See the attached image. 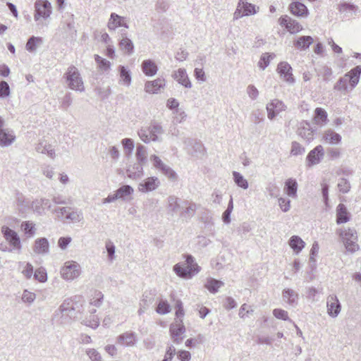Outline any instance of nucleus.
I'll return each mask as SVG.
<instances>
[{
	"mask_svg": "<svg viewBox=\"0 0 361 361\" xmlns=\"http://www.w3.org/2000/svg\"><path fill=\"white\" fill-rule=\"evenodd\" d=\"M350 213L343 204H339L336 207V223L344 224L350 220Z\"/></svg>",
	"mask_w": 361,
	"mask_h": 361,
	"instance_id": "obj_30",
	"label": "nucleus"
},
{
	"mask_svg": "<svg viewBox=\"0 0 361 361\" xmlns=\"http://www.w3.org/2000/svg\"><path fill=\"white\" fill-rule=\"evenodd\" d=\"M17 204L20 211L22 212H25L26 208L31 207L32 211L38 215L44 214L45 209H50L51 208V202L47 198L36 199L30 202L28 200H25L22 197H18Z\"/></svg>",
	"mask_w": 361,
	"mask_h": 361,
	"instance_id": "obj_3",
	"label": "nucleus"
},
{
	"mask_svg": "<svg viewBox=\"0 0 361 361\" xmlns=\"http://www.w3.org/2000/svg\"><path fill=\"white\" fill-rule=\"evenodd\" d=\"M279 24L281 26H285L290 33L298 32L302 29V25L297 20L292 19L286 15L279 18Z\"/></svg>",
	"mask_w": 361,
	"mask_h": 361,
	"instance_id": "obj_17",
	"label": "nucleus"
},
{
	"mask_svg": "<svg viewBox=\"0 0 361 361\" xmlns=\"http://www.w3.org/2000/svg\"><path fill=\"white\" fill-rule=\"evenodd\" d=\"M135 157L137 161L141 164H145L147 160V152L146 147L139 144L137 145Z\"/></svg>",
	"mask_w": 361,
	"mask_h": 361,
	"instance_id": "obj_40",
	"label": "nucleus"
},
{
	"mask_svg": "<svg viewBox=\"0 0 361 361\" xmlns=\"http://www.w3.org/2000/svg\"><path fill=\"white\" fill-rule=\"evenodd\" d=\"M275 57L274 54L264 53L263 54L258 62V66L262 70H264L269 64L271 59Z\"/></svg>",
	"mask_w": 361,
	"mask_h": 361,
	"instance_id": "obj_47",
	"label": "nucleus"
},
{
	"mask_svg": "<svg viewBox=\"0 0 361 361\" xmlns=\"http://www.w3.org/2000/svg\"><path fill=\"white\" fill-rule=\"evenodd\" d=\"M142 71L145 75L152 77L157 74L158 67L154 61L151 59H147L142 63Z\"/></svg>",
	"mask_w": 361,
	"mask_h": 361,
	"instance_id": "obj_29",
	"label": "nucleus"
},
{
	"mask_svg": "<svg viewBox=\"0 0 361 361\" xmlns=\"http://www.w3.org/2000/svg\"><path fill=\"white\" fill-rule=\"evenodd\" d=\"M1 232L6 240L9 244L12 250L20 252L22 249V245L18 234L10 228L7 226H3L1 228Z\"/></svg>",
	"mask_w": 361,
	"mask_h": 361,
	"instance_id": "obj_10",
	"label": "nucleus"
},
{
	"mask_svg": "<svg viewBox=\"0 0 361 361\" xmlns=\"http://www.w3.org/2000/svg\"><path fill=\"white\" fill-rule=\"evenodd\" d=\"M121 143L126 150V154L130 155L132 154L134 149V142L130 138H124L122 140Z\"/></svg>",
	"mask_w": 361,
	"mask_h": 361,
	"instance_id": "obj_54",
	"label": "nucleus"
},
{
	"mask_svg": "<svg viewBox=\"0 0 361 361\" xmlns=\"http://www.w3.org/2000/svg\"><path fill=\"white\" fill-rule=\"evenodd\" d=\"M42 43L43 39L42 37L32 36L27 40L25 48L29 52H33Z\"/></svg>",
	"mask_w": 361,
	"mask_h": 361,
	"instance_id": "obj_42",
	"label": "nucleus"
},
{
	"mask_svg": "<svg viewBox=\"0 0 361 361\" xmlns=\"http://www.w3.org/2000/svg\"><path fill=\"white\" fill-rule=\"evenodd\" d=\"M133 192L134 190L130 185H125L119 188L115 194L118 199L126 200V197L132 195Z\"/></svg>",
	"mask_w": 361,
	"mask_h": 361,
	"instance_id": "obj_43",
	"label": "nucleus"
},
{
	"mask_svg": "<svg viewBox=\"0 0 361 361\" xmlns=\"http://www.w3.org/2000/svg\"><path fill=\"white\" fill-rule=\"evenodd\" d=\"M137 133L141 140L148 144L152 141H159V136L164 133V130L160 123L153 121L148 127L141 128Z\"/></svg>",
	"mask_w": 361,
	"mask_h": 361,
	"instance_id": "obj_4",
	"label": "nucleus"
},
{
	"mask_svg": "<svg viewBox=\"0 0 361 361\" xmlns=\"http://www.w3.org/2000/svg\"><path fill=\"white\" fill-rule=\"evenodd\" d=\"M185 331L182 319H176L174 322L171 324L169 327L170 336L175 344L178 345L183 342Z\"/></svg>",
	"mask_w": 361,
	"mask_h": 361,
	"instance_id": "obj_9",
	"label": "nucleus"
},
{
	"mask_svg": "<svg viewBox=\"0 0 361 361\" xmlns=\"http://www.w3.org/2000/svg\"><path fill=\"white\" fill-rule=\"evenodd\" d=\"M233 177L235 183L240 188L246 190L249 187L247 180L239 172L233 171Z\"/></svg>",
	"mask_w": 361,
	"mask_h": 361,
	"instance_id": "obj_44",
	"label": "nucleus"
},
{
	"mask_svg": "<svg viewBox=\"0 0 361 361\" xmlns=\"http://www.w3.org/2000/svg\"><path fill=\"white\" fill-rule=\"evenodd\" d=\"M36 299V294L27 290H25L22 295V300L23 302L32 304Z\"/></svg>",
	"mask_w": 361,
	"mask_h": 361,
	"instance_id": "obj_55",
	"label": "nucleus"
},
{
	"mask_svg": "<svg viewBox=\"0 0 361 361\" xmlns=\"http://www.w3.org/2000/svg\"><path fill=\"white\" fill-rule=\"evenodd\" d=\"M273 314L275 317L284 321L289 320L288 312L282 309H274Z\"/></svg>",
	"mask_w": 361,
	"mask_h": 361,
	"instance_id": "obj_61",
	"label": "nucleus"
},
{
	"mask_svg": "<svg viewBox=\"0 0 361 361\" xmlns=\"http://www.w3.org/2000/svg\"><path fill=\"white\" fill-rule=\"evenodd\" d=\"M337 187L339 191L343 194L348 193L351 188L349 180L344 178H341L338 180Z\"/></svg>",
	"mask_w": 361,
	"mask_h": 361,
	"instance_id": "obj_52",
	"label": "nucleus"
},
{
	"mask_svg": "<svg viewBox=\"0 0 361 361\" xmlns=\"http://www.w3.org/2000/svg\"><path fill=\"white\" fill-rule=\"evenodd\" d=\"M20 228L27 238L33 237L36 233V225L31 221H25L21 223Z\"/></svg>",
	"mask_w": 361,
	"mask_h": 361,
	"instance_id": "obj_36",
	"label": "nucleus"
},
{
	"mask_svg": "<svg viewBox=\"0 0 361 361\" xmlns=\"http://www.w3.org/2000/svg\"><path fill=\"white\" fill-rule=\"evenodd\" d=\"M120 81L126 86H129L131 82V75L128 70L124 66H119Z\"/></svg>",
	"mask_w": 361,
	"mask_h": 361,
	"instance_id": "obj_46",
	"label": "nucleus"
},
{
	"mask_svg": "<svg viewBox=\"0 0 361 361\" xmlns=\"http://www.w3.org/2000/svg\"><path fill=\"white\" fill-rule=\"evenodd\" d=\"M143 165L144 164H141L137 162V164H135L133 166H130L127 169L128 177L134 180L140 178L143 174Z\"/></svg>",
	"mask_w": 361,
	"mask_h": 361,
	"instance_id": "obj_34",
	"label": "nucleus"
},
{
	"mask_svg": "<svg viewBox=\"0 0 361 361\" xmlns=\"http://www.w3.org/2000/svg\"><path fill=\"white\" fill-rule=\"evenodd\" d=\"M160 185V181L158 178L152 176L145 179L138 185L139 191L146 193L157 189Z\"/></svg>",
	"mask_w": 361,
	"mask_h": 361,
	"instance_id": "obj_16",
	"label": "nucleus"
},
{
	"mask_svg": "<svg viewBox=\"0 0 361 361\" xmlns=\"http://www.w3.org/2000/svg\"><path fill=\"white\" fill-rule=\"evenodd\" d=\"M327 312L331 317H336L341 312V303L335 295H329L326 302Z\"/></svg>",
	"mask_w": 361,
	"mask_h": 361,
	"instance_id": "obj_19",
	"label": "nucleus"
},
{
	"mask_svg": "<svg viewBox=\"0 0 361 361\" xmlns=\"http://www.w3.org/2000/svg\"><path fill=\"white\" fill-rule=\"evenodd\" d=\"M34 277L39 282H45L47 280V274L44 269L39 268L35 270Z\"/></svg>",
	"mask_w": 361,
	"mask_h": 361,
	"instance_id": "obj_57",
	"label": "nucleus"
},
{
	"mask_svg": "<svg viewBox=\"0 0 361 361\" xmlns=\"http://www.w3.org/2000/svg\"><path fill=\"white\" fill-rule=\"evenodd\" d=\"M118 46L120 49L128 55H131L134 51V44L126 34H121V39L119 41Z\"/></svg>",
	"mask_w": 361,
	"mask_h": 361,
	"instance_id": "obj_27",
	"label": "nucleus"
},
{
	"mask_svg": "<svg viewBox=\"0 0 361 361\" xmlns=\"http://www.w3.org/2000/svg\"><path fill=\"white\" fill-rule=\"evenodd\" d=\"M289 10L293 15L300 18H307L309 14L307 6L298 1L292 2L289 5Z\"/></svg>",
	"mask_w": 361,
	"mask_h": 361,
	"instance_id": "obj_22",
	"label": "nucleus"
},
{
	"mask_svg": "<svg viewBox=\"0 0 361 361\" xmlns=\"http://www.w3.org/2000/svg\"><path fill=\"white\" fill-rule=\"evenodd\" d=\"M126 18L121 16L115 13H112L110 15L109 20L107 23V27L110 30H115L117 27H124L128 28L129 26L126 22H125Z\"/></svg>",
	"mask_w": 361,
	"mask_h": 361,
	"instance_id": "obj_21",
	"label": "nucleus"
},
{
	"mask_svg": "<svg viewBox=\"0 0 361 361\" xmlns=\"http://www.w3.org/2000/svg\"><path fill=\"white\" fill-rule=\"evenodd\" d=\"M173 77L179 84L182 85L183 86L187 88H190L192 87V84L189 80L185 69L178 68L176 71H175Z\"/></svg>",
	"mask_w": 361,
	"mask_h": 361,
	"instance_id": "obj_26",
	"label": "nucleus"
},
{
	"mask_svg": "<svg viewBox=\"0 0 361 361\" xmlns=\"http://www.w3.org/2000/svg\"><path fill=\"white\" fill-rule=\"evenodd\" d=\"M33 250L39 255L47 254L49 251V243L46 238L35 240Z\"/></svg>",
	"mask_w": 361,
	"mask_h": 361,
	"instance_id": "obj_28",
	"label": "nucleus"
},
{
	"mask_svg": "<svg viewBox=\"0 0 361 361\" xmlns=\"http://www.w3.org/2000/svg\"><path fill=\"white\" fill-rule=\"evenodd\" d=\"M66 219L73 222H80L82 219V214L80 212L73 211L66 214Z\"/></svg>",
	"mask_w": 361,
	"mask_h": 361,
	"instance_id": "obj_58",
	"label": "nucleus"
},
{
	"mask_svg": "<svg viewBox=\"0 0 361 361\" xmlns=\"http://www.w3.org/2000/svg\"><path fill=\"white\" fill-rule=\"evenodd\" d=\"M324 156V148L322 145H317L307 154L306 161L307 165L311 166L320 163Z\"/></svg>",
	"mask_w": 361,
	"mask_h": 361,
	"instance_id": "obj_14",
	"label": "nucleus"
},
{
	"mask_svg": "<svg viewBox=\"0 0 361 361\" xmlns=\"http://www.w3.org/2000/svg\"><path fill=\"white\" fill-rule=\"evenodd\" d=\"M338 10L340 13H355L358 7L354 4L344 2L338 6Z\"/></svg>",
	"mask_w": 361,
	"mask_h": 361,
	"instance_id": "obj_48",
	"label": "nucleus"
},
{
	"mask_svg": "<svg viewBox=\"0 0 361 361\" xmlns=\"http://www.w3.org/2000/svg\"><path fill=\"white\" fill-rule=\"evenodd\" d=\"M286 109L283 102L278 99H272L267 104V117L269 120H273L276 115L285 111Z\"/></svg>",
	"mask_w": 361,
	"mask_h": 361,
	"instance_id": "obj_13",
	"label": "nucleus"
},
{
	"mask_svg": "<svg viewBox=\"0 0 361 361\" xmlns=\"http://www.w3.org/2000/svg\"><path fill=\"white\" fill-rule=\"evenodd\" d=\"M277 72L284 81L289 84H293L295 79L292 73V68L289 63L286 61L281 62L278 64Z\"/></svg>",
	"mask_w": 361,
	"mask_h": 361,
	"instance_id": "obj_15",
	"label": "nucleus"
},
{
	"mask_svg": "<svg viewBox=\"0 0 361 361\" xmlns=\"http://www.w3.org/2000/svg\"><path fill=\"white\" fill-rule=\"evenodd\" d=\"M339 235L348 252H355L359 250L357 234L355 228H348L341 230Z\"/></svg>",
	"mask_w": 361,
	"mask_h": 361,
	"instance_id": "obj_6",
	"label": "nucleus"
},
{
	"mask_svg": "<svg viewBox=\"0 0 361 361\" xmlns=\"http://www.w3.org/2000/svg\"><path fill=\"white\" fill-rule=\"evenodd\" d=\"M322 137L324 141L331 145L338 144L341 141V136L331 129L326 130Z\"/></svg>",
	"mask_w": 361,
	"mask_h": 361,
	"instance_id": "obj_33",
	"label": "nucleus"
},
{
	"mask_svg": "<svg viewBox=\"0 0 361 361\" xmlns=\"http://www.w3.org/2000/svg\"><path fill=\"white\" fill-rule=\"evenodd\" d=\"M282 296L289 305H293L298 302V294L293 289L285 288L282 292Z\"/></svg>",
	"mask_w": 361,
	"mask_h": 361,
	"instance_id": "obj_38",
	"label": "nucleus"
},
{
	"mask_svg": "<svg viewBox=\"0 0 361 361\" xmlns=\"http://www.w3.org/2000/svg\"><path fill=\"white\" fill-rule=\"evenodd\" d=\"M74 312L73 307V302L71 299L65 300L63 303L60 305L56 315L60 314L61 318L62 319L61 323L66 322L68 317L72 316V313Z\"/></svg>",
	"mask_w": 361,
	"mask_h": 361,
	"instance_id": "obj_20",
	"label": "nucleus"
},
{
	"mask_svg": "<svg viewBox=\"0 0 361 361\" xmlns=\"http://www.w3.org/2000/svg\"><path fill=\"white\" fill-rule=\"evenodd\" d=\"M177 357L180 361H190L191 359V354L189 351L185 350H180L177 352Z\"/></svg>",
	"mask_w": 361,
	"mask_h": 361,
	"instance_id": "obj_64",
	"label": "nucleus"
},
{
	"mask_svg": "<svg viewBox=\"0 0 361 361\" xmlns=\"http://www.w3.org/2000/svg\"><path fill=\"white\" fill-rule=\"evenodd\" d=\"M165 80L157 78L154 80L147 81L145 85V90L149 94H157L159 90L165 87Z\"/></svg>",
	"mask_w": 361,
	"mask_h": 361,
	"instance_id": "obj_23",
	"label": "nucleus"
},
{
	"mask_svg": "<svg viewBox=\"0 0 361 361\" xmlns=\"http://www.w3.org/2000/svg\"><path fill=\"white\" fill-rule=\"evenodd\" d=\"M298 183L295 179L289 178L285 183L284 192L290 197H296Z\"/></svg>",
	"mask_w": 361,
	"mask_h": 361,
	"instance_id": "obj_35",
	"label": "nucleus"
},
{
	"mask_svg": "<svg viewBox=\"0 0 361 361\" xmlns=\"http://www.w3.org/2000/svg\"><path fill=\"white\" fill-rule=\"evenodd\" d=\"M246 92L252 100L257 99V98L259 96V91L257 89V87L253 85H249L247 87Z\"/></svg>",
	"mask_w": 361,
	"mask_h": 361,
	"instance_id": "obj_60",
	"label": "nucleus"
},
{
	"mask_svg": "<svg viewBox=\"0 0 361 361\" xmlns=\"http://www.w3.org/2000/svg\"><path fill=\"white\" fill-rule=\"evenodd\" d=\"M314 132L315 129H314L310 123L306 121H302L300 123L299 127L297 130L298 135L304 140L306 141L307 143H310L314 138Z\"/></svg>",
	"mask_w": 361,
	"mask_h": 361,
	"instance_id": "obj_12",
	"label": "nucleus"
},
{
	"mask_svg": "<svg viewBox=\"0 0 361 361\" xmlns=\"http://www.w3.org/2000/svg\"><path fill=\"white\" fill-rule=\"evenodd\" d=\"M288 245L293 252L298 255L305 246V243L298 235H293L288 240Z\"/></svg>",
	"mask_w": 361,
	"mask_h": 361,
	"instance_id": "obj_32",
	"label": "nucleus"
},
{
	"mask_svg": "<svg viewBox=\"0 0 361 361\" xmlns=\"http://www.w3.org/2000/svg\"><path fill=\"white\" fill-rule=\"evenodd\" d=\"M279 205L283 212H287L290 209V200L284 197L278 199Z\"/></svg>",
	"mask_w": 361,
	"mask_h": 361,
	"instance_id": "obj_59",
	"label": "nucleus"
},
{
	"mask_svg": "<svg viewBox=\"0 0 361 361\" xmlns=\"http://www.w3.org/2000/svg\"><path fill=\"white\" fill-rule=\"evenodd\" d=\"M94 60L97 63L98 68L103 71H106L110 68L111 63L99 55H94Z\"/></svg>",
	"mask_w": 361,
	"mask_h": 361,
	"instance_id": "obj_51",
	"label": "nucleus"
},
{
	"mask_svg": "<svg viewBox=\"0 0 361 361\" xmlns=\"http://www.w3.org/2000/svg\"><path fill=\"white\" fill-rule=\"evenodd\" d=\"M361 75V66H357L341 77L334 85L335 90L347 93L353 90L359 83Z\"/></svg>",
	"mask_w": 361,
	"mask_h": 361,
	"instance_id": "obj_1",
	"label": "nucleus"
},
{
	"mask_svg": "<svg viewBox=\"0 0 361 361\" xmlns=\"http://www.w3.org/2000/svg\"><path fill=\"white\" fill-rule=\"evenodd\" d=\"M105 247H106V252H107L109 259L110 261H113L114 259V258H115V249H116V247H115L114 244L111 240H108V241L106 242Z\"/></svg>",
	"mask_w": 361,
	"mask_h": 361,
	"instance_id": "obj_56",
	"label": "nucleus"
},
{
	"mask_svg": "<svg viewBox=\"0 0 361 361\" xmlns=\"http://www.w3.org/2000/svg\"><path fill=\"white\" fill-rule=\"evenodd\" d=\"M137 341V334L133 331H126L117 337V343L125 347H133L136 345Z\"/></svg>",
	"mask_w": 361,
	"mask_h": 361,
	"instance_id": "obj_18",
	"label": "nucleus"
},
{
	"mask_svg": "<svg viewBox=\"0 0 361 361\" xmlns=\"http://www.w3.org/2000/svg\"><path fill=\"white\" fill-rule=\"evenodd\" d=\"M185 204L187 206L185 207V210L183 212V215H184L185 217H188V218L193 216L195 214V212H196L197 207H198L197 204H195L194 202H185Z\"/></svg>",
	"mask_w": 361,
	"mask_h": 361,
	"instance_id": "obj_50",
	"label": "nucleus"
},
{
	"mask_svg": "<svg viewBox=\"0 0 361 361\" xmlns=\"http://www.w3.org/2000/svg\"><path fill=\"white\" fill-rule=\"evenodd\" d=\"M329 121L327 112L321 107H317L314 110L313 122L314 124L322 127L327 124Z\"/></svg>",
	"mask_w": 361,
	"mask_h": 361,
	"instance_id": "obj_25",
	"label": "nucleus"
},
{
	"mask_svg": "<svg viewBox=\"0 0 361 361\" xmlns=\"http://www.w3.org/2000/svg\"><path fill=\"white\" fill-rule=\"evenodd\" d=\"M267 191L271 197H276L279 195V188L274 183H269L267 187Z\"/></svg>",
	"mask_w": 361,
	"mask_h": 361,
	"instance_id": "obj_63",
	"label": "nucleus"
},
{
	"mask_svg": "<svg viewBox=\"0 0 361 361\" xmlns=\"http://www.w3.org/2000/svg\"><path fill=\"white\" fill-rule=\"evenodd\" d=\"M10 94V88L8 84L6 81L0 82V97H6Z\"/></svg>",
	"mask_w": 361,
	"mask_h": 361,
	"instance_id": "obj_62",
	"label": "nucleus"
},
{
	"mask_svg": "<svg viewBox=\"0 0 361 361\" xmlns=\"http://www.w3.org/2000/svg\"><path fill=\"white\" fill-rule=\"evenodd\" d=\"M52 13L51 3L47 0H37L35 3L34 19L39 21L42 19L47 20Z\"/></svg>",
	"mask_w": 361,
	"mask_h": 361,
	"instance_id": "obj_8",
	"label": "nucleus"
},
{
	"mask_svg": "<svg viewBox=\"0 0 361 361\" xmlns=\"http://www.w3.org/2000/svg\"><path fill=\"white\" fill-rule=\"evenodd\" d=\"M64 78H66V82L68 87L71 90L80 92L85 91L82 78L78 69L75 66H69L64 75Z\"/></svg>",
	"mask_w": 361,
	"mask_h": 361,
	"instance_id": "obj_5",
	"label": "nucleus"
},
{
	"mask_svg": "<svg viewBox=\"0 0 361 361\" xmlns=\"http://www.w3.org/2000/svg\"><path fill=\"white\" fill-rule=\"evenodd\" d=\"M166 209L168 212L171 215L177 213L180 209L179 199L174 195H170L167 198Z\"/></svg>",
	"mask_w": 361,
	"mask_h": 361,
	"instance_id": "obj_37",
	"label": "nucleus"
},
{
	"mask_svg": "<svg viewBox=\"0 0 361 361\" xmlns=\"http://www.w3.org/2000/svg\"><path fill=\"white\" fill-rule=\"evenodd\" d=\"M60 274L66 281H73L81 274V267L75 261H67L60 270Z\"/></svg>",
	"mask_w": 361,
	"mask_h": 361,
	"instance_id": "obj_7",
	"label": "nucleus"
},
{
	"mask_svg": "<svg viewBox=\"0 0 361 361\" xmlns=\"http://www.w3.org/2000/svg\"><path fill=\"white\" fill-rule=\"evenodd\" d=\"M36 151L42 154H47L49 157L54 159L55 157V152L49 145L39 142L35 147Z\"/></svg>",
	"mask_w": 361,
	"mask_h": 361,
	"instance_id": "obj_45",
	"label": "nucleus"
},
{
	"mask_svg": "<svg viewBox=\"0 0 361 361\" xmlns=\"http://www.w3.org/2000/svg\"><path fill=\"white\" fill-rule=\"evenodd\" d=\"M16 140L13 130L5 128L0 130V146L5 147L12 145Z\"/></svg>",
	"mask_w": 361,
	"mask_h": 361,
	"instance_id": "obj_24",
	"label": "nucleus"
},
{
	"mask_svg": "<svg viewBox=\"0 0 361 361\" xmlns=\"http://www.w3.org/2000/svg\"><path fill=\"white\" fill-rule=\"evenodd\" d=\"M224 282L212 278L207 280L204 287L212 293H216L219 289L224 286Z\"/></svg>",
	"mask_w": 361,
	"mask_h": 361,
	"instance_id": "obj_39",
	"label": "nucleus"
},
{
	"mask_svg": "<svg viewBox=\"0 0 361 361\" xmlns=\"http://www.w3.org/2000/svg\"><path fill=\"white\" fill-rule=\"evenodd\" d=\"M150 160L153 162V166L167 177L169 180L171 181L177 180V173L169 166L164 164L158 156L155 154L152 155Z\"/></svg>",
	"mask_w": 361,
	"mask_h": 361,
	"instance_id": "obj_11",
	"label": "nucleus"
},
{
	"mask_svg": "<svg viewBox=\"0 0 361 361\" xmlns=\"http://www.w3.org/2000/svg\"><path fill=\"white\" fill-rule=\"evenodd\" d=\"M247 1V0H240L238 4V7L243 9V15L245 16L256 14L259 11V7L248 3Z\"/></svg>",
	"mask_w": 361,
	"mask_h": 361,
	"instance_id": "obj_31",
	"label": "nucleus"
},
{
	"mask_svg": "<svg viewBox=\"0 0 361 361\" xmlns=\"http://www.w3.org/2000/svg\"><path fill=\"white\" fill-rule=\"evenodd\" d=\"M305 149L298 142H293L291 144L290 154L293 156L301 155L304 154Z\"/></svg>",
	"mask_w": 361,
	"mask_h": 361,
	"instance_id": "obj_53",
	"label": "nucleus"
},
{
	"mask_svg": "<svg viewBox=\"0 0 361 361\" xmlns=\"http://www.w3.org/2000/svg\"><path fill=\"white\" fill-rule=\"evenodd\" d=\"M185 264L178 263L173 266V271L180 278L191 279L201 271L195 257L191 255H185Z\"/></svg>",
	"mask_w": 361,
	"mask_h": 361,
	"instance_id": "obj_2",
	"label": "nucleus"
},
{
	"mask_svg": "<svg viewBox=\"0 0 361 361\" xmlns=\"http://www.w3.org/2000/svg\"><path fill=\"white\" fill-rule=\"evenodd\" d=\"M171 311V306L166 300H160L157 307L156 308V312L159 314H166Z\"/></svg>",
	"mask_w": 361,
	"mask_h": 361,
	"instance_id": "obj_49",
	"label": "nucleus"
},
{
	"mask_svg": "<svg viewBox=\"0 0 361 361\" xmlns=\"http://www.w3.org/2000/svg\"><path fill=\"white\" fill-rule=\"evenodd\" d=\"M313 42V39L310 36H302L300 37L295 42L294 45L295 47L300 49H306Z\"/></svg>",
	"mask_w": 361,
	"mask_h": 361,
	"instance_id": "obj_41",
	"label": "nucleus"
}]
</instances>
